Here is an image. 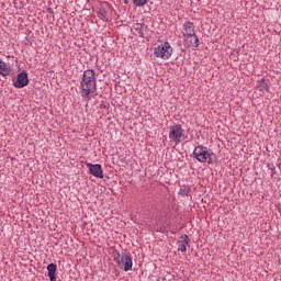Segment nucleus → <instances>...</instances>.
Masks as SVG:
<instances>
[{
	"instance_id": "obj_14",
	"label": "nucleus",
	"mask_w": 281,
	"mask_h": 281,
	"mask_svg": "<svg viewBox=\"0 0 281 281\" xmlns=\"http://www.w3.org/2000/svg\"><path fill=\"white\" fill-rule=\"evenodd\" d=\"M134 5L142 8L148 3V0H133Z\"/></svg>"
},
{
	"instance_id": "obj_3",
	"label": "nucleus",
	"mask_w": 281,
	"mask_h": 281,
	"mask_svg": "<svg viewBox=\"0 0 281 281\" xmlns=\"http://www.w3.org/2000/svg\"><path fill=\"white\" fill-rule=\"evenodd\" d=\"M172 52L173 49L170 42H161L154 48V55L161 60H170Z\"/></svg>"
},
{
	"instance_id": "obj_4",
	"label": "nucleus",
	"mask_w": 281,
	"mask_h": 281,
	"mask_svg": "<svg viewBox=\"0 0 281 281\" xmlns=\"http://www.w3.org/2000/svg\"><path fill=\"white\" fill-rule=\"evenodd\" d=\"M186 131L183 127L179 124H176L170 127L169 130V139L171 142H176L177 144H181V142H184L186 139Z\"/></svg>"
},
{
	"instance_id": "obj_11",
	"label": "nucleus",
	"mask_w": 281,
	"mask_h": 281,
	"mask_svg": "<svg viewBox=\"0 0 281 281\" xmlns=\"http://www.w3.org/2000/svg\"><path fill=\"white\" fill-rule=\"evenodd\" d=\"M257 88L259 91H261V93H267V91H269V80L261 79L257 81Z\"/></svg>"
},
{
	"instance_id": "obj_5",
	"label": "nucleus",
	"mask_w": 281,
	"mask_h": 281,
	"mask_svg": "<svg viewBox=\"0 0 281 281\" xmlns=\"http://www.w3.org/2000/svg\"><path fill=\"white\" fill-rule=\"evenodd\" d=\"M115 262L119 269H123V271H133V257H131V255H119V257L115 258Z\"/></svg>"
},
{
	"instance_id": "obj_9",
	"label": "nucleus",
	"mask_w": 281,
	"mask_h": 281,
	"mask_svg": "<svg viewBox=\"0 0 281 281\" xmlns=\"http://www.w3.org/2000/svg\"><path fill=\"white\" fill-rule=\"evenodd\" d=\"M182 34L184 38L187 36H193L194 34H196V32L194 31V24L192 22L184 23Z\"/></svg>"
},
{
	"instance_id": "obj_13",
	"label": "nucleus",
	"mask_w": 281,
	"mask_h": 281,
	"mask_svg": "<svg viewBox=\"0 0 281 281\" xmlns=\"http://www.w3.org/2000/svg\"><path fill=\"white\" fill-rule=\"evenodd\" d=\"M11 71L12 70L10 69V66H8V64H5L4 61L0 60V75L10 76Z\"/></svg>"
},
{
	"instance_id": "obj_15",
	"label": "nucleus",
	"mask_w": 281,
	"mask_h": 281,
	"mask_svg": "<svg viewBox=\"0 0 281 281\" xmlns=\"http://www.w3.org/2000/svg\"><path fill=\"white\" fill-rule=\"evenodd\" d=\"M121 3H128V0H120Z\"/></svg>"
},
{
	"instance_id": "obj_10",
	"label": "nucleus",
	"mask_w": 281,
	"mask_h": 281,
	"mask_svg": "<svg viewBox=\"0 0 281 281\" xmlns=\"http://www.w3.org/2000/svg\"><path fill=\"white\" fill-rule=\"evenodd\" d=\"M184 43L188 47H199V37L196 36V33L184 37Z\"/></svg>"
},
{
	"instance_id": "obj_8",
	"label": "nucleus",
	"mask_w": 281,
	"mask_h": 281,
	"mask_svg": "<svg viewBox=\"0 0 281 281\" xmlns=\"http://www.w3.org/2000/svg\"><path fill=\"white\" fill-rule=\"evenodd\" d=\"M178 251H181V254H186L188 251V245H190V237L188 235H182L178 243Z\"/></svg>"
},
{
	"instance_id": "obj_7",
	"label": "nucleus",
	"mask_w": 281,
	"mask_h": 281,
	"mask_svg": "<svg viewBox=\"0 0 281 281\" xmlns=\"http://www.w3.org/2000/svg\"><path fill=\"white\" fill-rule=\"evenodd\" d=\"M30 79L27 78V72L22 71L18 75L16 81L14 82V87L16 89H23V87H27Z\"/></svg>"
},
{
	"instance_id": "obj_2",
	"label": "nucleus",
	"mask_w": 281,
	"mask_h": 281,
	"mask_svg": "<svg viewBox=\"0 0 281 281\" xmlns=\"http://www.w3.org/2000/svg\"><path fill=\"white\" fill-rule=\"evenodd\" d=\"M193 157L200 164H215L216 162V154L212 151V149L205 146H196L193 150Z\"/></svg>"
},
{
	"instance_id": "obj_6",
	"label": "nucleus",
	"mask_w": 281,
	"mask_h": 281,
	"mask_svg": "<svg viewBox=\"0 0 281 281\" xmlns=\"http://www.w3.org/2000/svg\"><path fill=\"white\" fill-rule=\"evenodd\" d=\"M87 168L92 177H97V179H104V171L102 170V165H93L91 162H88Z\"/></svg>"
},
{
	"instance_id": "obj_1",
	"label": "nucleus",
	"mask_w": 281,
	"mask_h": 281,
	"mask_svg": "<svg viewBox=\"0 0 281 281\" xmlns=\"http://www.w3.org/2000/svg\"><path fill=\"white\" fill-rule=\"evenodd\" d=\"M80 90L81 98H83L86 102H89V100L95 95V91L98 90L95 85V71L91 69L83 71Z\"/></svg>"
},
{
	"instance_id": "obj_12",
	"label": "nucleus",
	"mask_w": 281,
	"mask_h": 281,
	"mask_svg": "<svg viewBox=\"0 0 281 281\" xmlns=\"http://www.w3.org/2000/svg\"><path fill=\"white\" fill-rule=\"evenodd\" d=\"M56 265L55 263H49L47 266V271H48V278L50 281H56Z\"/></svg>"
}]
</instances>
